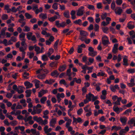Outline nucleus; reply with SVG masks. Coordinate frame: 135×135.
<instances>
[{
	"label": "nucleus",
	"mask_w": 135,
	"mask_h": 135,
	"mask_svg": "<svg viewBox=\"0 0 135 135\" xmlns=\"http://www.w3.org/2000/svg\"><path fill=\"white\" fill-rule=\"evenodd\" d=\"M33 119L35 120L41 125H45L47 124L48 122L47 120L45 119L44 120L41 117H38L37 116L33 117Z\"/></svg>",
	"instance_id": "f257e3e1"
},
{
	"label": "nucleus",
	"mask_w": 135,
	"mask_h": 135,
	"mask_svg": "<svg viewBox=\"0 0 135 135\" xmlns=\"http://www.w3.org/2000/svg\"><path fill=\"white\" fill-rule=\"evenodd\" d=\"M102 41L103 44L104 46H107L108 44H109L108 37L105 35L102 37Z\"/></svg>",
	"instance_id": "f03ea898"
},
{
	"label": "nucleus",
	"mask_w": 135,
	"mask_h": 135,
	"mask_svg": "<svg viewBox=\"0 0 135 135\" xmlns=\"http://www.w3.org/2000/svg\"><path fill=\"white\" fill-rule=\"evenodd\" d=\"M65 95L64 93H58L56 95V97L58 103H59L61 100V98H63L65 97Z\"/></svg>",
	"instance_id": "7ed1b4c3"
},
{
	"label": "nucleus",
	"mask_w": 135,
	"mask_h": 135,
	"mask_svg": "<svg viewBox=\"0 0 135 135\" xmlns=\"http://www.w3.org/2000/svg\"><path fill=\"white\" fill-rule=\"evenodd\" d=\"M73 122L74 123L77 124L78 123H82L83 122L82 119L80 117H78L77 118H76L74 117L73 118Z\"/></svg>",
	"instance_id": "20e7f679"
},
{
	"label": "nucleus",
	"mask_w": 135,
	"mask_h": 135,
	"mask_svg": "<svg viewBox=\"0 0 135 135\" xmlns=\"http://www.w3.org/2000/svg\"><path fill=\"white\" fill-rule=\"evenodd\" d=\"M113 109L114 112H115L118 114H119L120 112H122L123 110L122 108H119L118 107H116L115 105H114L113 107Z\"/></svg>",
	"instance_id": "39448f33"
},
{
	"label": "nucleus",
	"mask_w": 135,
	"mask_h": 135,
	"mask_svg": "<svg viewBox=\"0 0 135 135\" xmlns=\"http://www.w3.org/2000/svg\"><path fill=\"white\" fill-rule=\"evenodd\" d=\"M27 48V46H22L19 47L20 51L22 52L21 54L25 55L26 52L25 51Z\"/></svg>",
	"instance_id": "423d86ee"
},
{
	"label": "nucleus",
	"mask_w": 135,
	"mask_h": 135,
	"mask_svg": "<svg viewBox=\"0 0 135 135\" xmlns=\"http://www.w3.org/2000/svg\"><path fill=\"white\" fill-rule=\"evenodd\" d=\"M120 120L123 125L124 126L126 124L127 119L126 117H120Z\"/></svg>",
	"instance_id": "0eeeda50"
},
{
	"label": "nucleus",
	"mask_w": 135,
	"mask_h": 135,
	"mask_svg": "<svg viewBox=\"0 0 135 135\" xmlns=\"http://www.w3.org/2000/svg\"><path fill=\"white\" fill-rule=\"evenodd\" d=\"M122 11V9L120 7H117L115 9V12L116 14L120 15Z\"/></svg>",
	"instance_id": "6e6552de"
},
{
	"label": "nucleus",
	"mask_w": 135,
	"mask_h": 135,
	"mask_svg": "<svg viewBox=\"0 0 135 135\" xmlns=\"http://www.w3.org/2000/svg\"><path fill=\"white\" fill-rule=\"evenodd\" d=\"M45 73L46 74H47L49 73V71L47 69H39L36 71V73L37 74H39L40 73Z\"/></svg>",
	"instance_id": "1a4fd4ad"
},
{
	"label": "nucleus",
	"mask_w": 135,
	"mask_h": 135,
	"mask_svg": "<svg viewBox=\"0 0 135 135\" xmlns=\"http://www.w3.org/2000/svg\"><path fill=\"white\" fill-rule=\"evenodd\" d=\"M94 115L95 116H97L99 114H103V112L102 109L99 110L98 111L96 110H94Z\"/></svg>",
	"instance_id": "9d476101"
},
{
	"label": "nucleus",
	"mask_w": 135,
	"mask_h": 135,
	"mask_svg": "<svg viewBox=\"0 0 135 135\" xmlns=\"http://www.w3.org/2000/svg\"><path fill=\"white\" fill-rule=\"evenodd\" d=\"M93 85L96 88V90L98 91H99L100 90V86L101 85L100 83H98L96 84L95 83H93Z\"/></svg>",
	"instance_id": "9b49d317"
},
{
	"label": "nucleus",
	"mask_w": 135,
	"mask_h": 135,
	"mask_svg": "<svg viewBox=\"0 0 135 135\" xmlns=\"http://www.w3.org/2000/svg\"><path fill=\"white\" fill-rule=\"evenodd\" d=\"M26 34L24 32H22L19 35V38L21 41L26 40L25 38Z\"/></svg>",
	"instance_id": "f8f14e48"
},
{
	"label": "nucleus",
	"mask_w": 135,
	"mask_h": 135,
	"mask_svg": "<svg viewBox=\"0 0 135 135\" xmlns=\"http://www.w3.org/2000/svg\"><path fill=\"white\" fill-rule=\"evenodd\" d=\"M47 92V90H42L40 91L38 93V97H41L44 94Z\"/></svg>",
	"instance_id": "ddd939ff"
},
{
	"label": "nucleus",
	"mask_w": 135,
	"mask_h": 135,
	"mask_svg": "<svg viewBox=\"0 0 135 135\" xmlns=\"http://www.w3.org/2000/svg\"><path fill=\"white\" fill-rule=\"evenodd\" d=\"M24 84L27 89L30 88L33 86V84L32 83H31L30 82L28 81L25 82L24 83Z\"/></svg>",
	"instance_id": "4468645a"
},
{
	"label": "nucleus",
	"mask_w": 135,
	"mask_h": 135,
	"mask_svg": "<svg viewBox=\"0 0 135 135\" xmlns=\"http://www.w3.org/2000/svg\"><path fill=\"white\" fill-rule=\"evenodd\" d=\"M80 34L81 36L85 37L88 36L89 35L88 33L87 32L83 30L80 31Z\"/></svg>",
	"instance_id": "2eb2a0df"
},
{
	"label": "nucleus",
	"mask_w": 135,
	"mask_h": 135,
	"mask_svg": "<svg viewBox=\"0 0 135 135\" xmlns=\"http://www.w3.org/2000/svg\"><path fill=\"white\" fill-rule=\"evenodd\" d=\"M56 123V120L55 119H52L50 122V126L51 127H54Z\"/></svg>",
	"instance_id": "dca6fc26"
},
{
	"label": "nucleus",
	"mask_w": 135,
	"mask_h": 135,
	"mask_svg": "<svg viewBox=\"0 0 135 135\" xmlns=\"http://www.w3.org/2000/svg\"><path fill=\"white\" fill-rule=\"evenodd\" d=\"M66 65L65 64H64L60 66L58 70L60 72H62L66 69Z\"/></svg>",
	"instance_id": "f3484780"
},
{
	"label": "nucleus",
	"mask_w": 135,
	"mask_h": 135,
	"mask_svg": "<svg viewBox=\"0 0 135 135\" xmlns=\"http://www.w3.org/2000/svg\"><path fill=\"white\" fill-rule=\"evenodd\" d=\"M128 123L130 126L132 124H134V126H135V119L134 118L128 120Z\"/></svg>",
	"instance_id": "a211bd4d"
},
{
	"label": "nucleus",
	"mask_w": 135,
	"mask_h": 135,
	"mask_svg": "<svg viewBox=\"0 0 135 135\" xmlns=\"http://www.w3.org/2000/svg\"><path fill=\"white\" fill-rule=\"evenodd\" d=\"M58 18V17L56 15L54 16L53 17L48 18V20L51 22H53L56 19Z\"/></svg>",
	"instance_id": "6ab92c4d"
},
{
	"label": "nucleus",
	"mask_w": 135,
	"mask_h": 135,
	"mask_svg": "<svg viewBox=\"0 0 135 135\" xmlns=\"http://www.w3.org/2000/svg\"><path fill=\"white\" fill-rule=\"evenodd\" d=\"M55 82V80L54 79H50L49 80H46L45 82V83L46 84L51 85L52 84Z\"/></svg>",
	"instance_id": "aec40b11"
},
{
	"label": "nucleus",
	"mask_w": 135,
	"mask_h": 135,
	"mask_svg": "<svg viewBox=\"0 0 135 135\" xmlns=\"http://www.w3.org/2000/svg\"><path fill=\"white\" fill-rule=\"evenodd\" d=\"M84 11V10L79 9L76 13L77 15L79 16H80L82 15L83 14Z\"/></svg>",
	"instance_id": "412c9836"
},
{
	"label": "nucleus",
	"mask_w": 135,
	"mask_h": 135,
	"mask_svg": "<svg viewBox=\"0 0 135 135\" xmlns=\"http://www.w3.org/2000/svg\"><path fill=\"white\" fill-rule=\"evenodd\" d=\"M75 14L76 12L75 11L73 10L71 11L70 14L71 16V18L72 19L74 20L76 18V17L75 15Z\"/></svg>",
	"instance_id": "4be33fe9"
},
{
	"label": "nucleus",
	"mask_w": 135,
	"mask_h": 135,
	"mask_svg": "<svg viewBox=\"0 0 135 135\" xmlns=\"http://www.w3.org/2000/svg\"><path fill=\"white\" fill-rule=\"evenodd\" d=\"M93 96V94L91 93H89L88 94H86V97L89 101H90L92 99Z\"/></svg>",
	"instance_id": "5701e85b"
},
{
	"label": "nucleus",
	"mask_w": 135,
	"mask_h": 135,
	"mask_svg": "<svg viewBox=\"0 0 135 135\" xmlns=\"http://www.w3.org/2000/svg\"><path fill=\"white\" fill-rule=\"evenodd\" d=\"M39 17L42 19H46L47 18V15L45 13H41L39 15Z\"/></svg>",
	"instance_id": "b1692460"
},
{
	"label": "nucleus",
	"mask_w": 135,
	"mask_h": 135,
	"mask_svg": "<svg viewBox=\"0 0 135 135\" xmlns=\"http://www.w3.org/2000/svg\"><path fill=\"white\" fill-rule=\"evenodd\" d=\"M100 72H99L98 73L97 75L98 76H104L105 75V76H107V75L105 73L101 70H100Z\"/></svg>",
	"instance_id": "393cba45"
},
{
	"label": "nucleus",
	"mask_w": 135,
	"mask_h": 135,
	"mask_svg": "<svg viewBox=\"0 0 135 135\" xmlns=\"http://www.w3.org/2000/svg\"><path fill=\"white\" fill-rule=\"evenodd\" d=\"M122 100L121 97H119L117 99V100L115 102H114L113 103L115 105H120V102Z\"/></svg>",
	"instance_id": "a878e982"
},
{
	"label": "nucleus",
	"mask_w": 135,
	"mask_h": 135,
	"mask_svg": "<svg viewBox=\"0 0 135 135\" xmlns=\"http://www.w3.org/2000/svg\"><path fill=\"white\" fill-rule=\"evenodd\" d=\"M41 34L44 35H45L46 37H48L50 36V34L49 33H47L45 30H43L41 32Z\"/></svg>",
	"instance_id": "bb28decb"
},
{
	"label": "nucleus",
	"mask_w": 135,
	"mask_h": 135,
	"mask_svg": "<svg viewBox=\"0 0 135 135\" xmlns=\"http://www.w3.org/2000/svg\"><path fill=\"white\" fill-rule=\"evenodd\" d=\"M127 27L130 29H132L134 28V26L132 22H130L128 23Z\"/></svg>",
	"instance_id": "cd10ccee"
},
{
	"label": "nucleus",
	"mask_w": 135,
	"mask_h": 135,
	"mask_svg": "<svg viewBox=\"0 0 135 135\" xmlns=\"http://www.w3.org/2000/svg\"><path fill=\"white\" fill-rule=\"evenodd\" d=\"M64 16L66 18H69L70 17V13L68 11H66L63 13Z\"/></svg>",
	"instance_id": "c85d7f7f"
},
{
	"label": "nucleus",
	"mask_w": 135,
	"mask_h": 135,
	"mask_svg": "<svg viewBox=\"0 0 135 135\" xmlns=\"http://www.w3.org/2000/svg\"><path fill=\"white\" fill-rule=\"evenodd\" d=\"M22 57H21L20 56H18L16 58V60L18 61H20L23 60L24 58L25 55H22Z\"/></svg>",
	"instance_id": "c756f323"
},
{
	"label": "nucleus",
	"mask_w": 135,
	"mask_h": 135,
	"mask_svg": "<svg viewBox=\"0 0 135 135\" xmlns=\"http://www.w3.org/2000/svg\"><path fill=\"white\" fill-rule=\"evenodd\" d=\"M5 129V128L3 126L0 127V132H1V135H5V133L4 131Z\"/></svg>",
	"instance_id": "7c9ffc66"
},
{
	"label": "nucleus",
	"mask_w": 135,
	"mask_h": 135,
	"mask_svg": "<svg viewBox=\"0 0 135 135\" xmlns=\"http://www.w3.org/2000/svg\"><path fill=\"white\" fill-rule=\"evenodd\" d=\"M46 76L45 74H40L37 75V77L38 79H44Z\"/></svg>",
	"instance_id": "2f4dec72"
},
{
	"label": "nucleus",
	"mask_w": 135,
	"mask_h": 135,
	"mask_svg": "<svg viewBox=\"0 0 135 135\" xmlns=\"http://www.w3.org/2000/svg\"><path fill=\"white\" fill-rule=\"evenodd\" d=\"M42 60L44 61H46L48 60V58L46 54H44L41 56Z\"/></svg>",
	"instance_id": "473e14b6"
},
{
	"label": "nucleus",
	"mask_w": 135,
	"mask_h": 135,
	"mask_svg": "<svg viewBox=\"0 0 135 135\" xmlns=\"http://www.w3.org/2000/svg\"><path fill=\"white\" fill-rule=\"evenodd\" d=\"M73 22L76 25H82V21L80 19L75 20Z\"/></svg>",
	"instance_id": "72a5a7b5"
},
{
	"label": "nucleus",
	"mask_w": 135,
	"mask_h": 135,
	"mask_svg": "<svg viewBox=\"0 0 135 135\" xmlns=\"http://www.w3.org/2000/svg\"><path fill=\"white\" fill-rule=\"evenodd\" d=\"M121 128V127L119 126H114L112 127L111 130L113 131L114 130L115 131H117L120 129Z\"/></svg>",
	"instance_id": "f704fd0d"
},
{
	"label": "nucleus",
	"mask_w": 135,
	"mask_h": 135,
	"mask_svg": "<svg viewBox=\"0 0 135 135\" xmlns=\"http://www.w3.org/2000/svg\"><path fill=\"white\" fill-rule=\"evenodd\" d=\"M97 52L96 51H95L94 50L92 51V52H89L88 54L90 56L94 57L97 55Z\"/></svg>",
	"instance_id": "c9c22d12"
},
{
	"label": "nucleus",
	"mask_w": 135,
	"mask_h": 135,
	"mask_svg": "<svg viewBox=\"0 0 135 135\" xmlns=\"http://www.w3.org/2000/svg\"><path fill=\"white\" fill-rule=\"evenodd\" d=\"M33 82L35 83V85L36 88H38L39 87V83L40 82V81L37 79H35L33 81Z\"/></svg>",
	"instance_id": "e433bc0d"
},
{
	"label": "nucleus",
	"mask_w": 135,
	"mask_h": 135,
	"mask_svg": "<svg viewBox=\"0 0 135 135\" xmlns=\"http://www.w3.org/2000/svg\"><path fill=\"white\" fill-rule=\"evenodd\" d=\"M35 50L37 54L40 53V48L38 46H37L36 45H34Z\"/></svg>",
	"instance_id": "4c0bfd02"
},
{
	"label": "nucleus",
	"mask_w": 135,
	"mask_h": 135,
	"mask_svg": "<svg viewBox=\"0 0 135 135\" xmlns=\"http://www.w3.org/2000/svg\"><path fill=\"white\" fill-rule=\"evenodd\" d=\"M31 90H26L25 93L26 94V97H30L31 93Z\"/></svg>",
	"instance_id": "58836bf2"
},
{
	"label": "nucleus",
	"mask_w": 135,
	"mask_h": 135,
	"mask_svg": "<svg viewBox=\"0 0 135 135\" xmlns=\"http://www.w3.org/2000/svg\"><path fill=\"white\" fill-rule=\"evenodd\" d=\"M128 59L127 58H123V65L124 66H127L128 65Z\"/></svg>",
	"instance_id": "ea45409f"
},
{
	"label": "nucleus",
	"mask_w": 135,
	"mask_h": 135,
	"mask_svg": "<svg viewBox=\"0 0 135 135\" xmlns=\"http://www.w3.org/2000/svg\"><path fill=\"white\" fill-rule=\"evenodd\" d=\"M32 36V33L31 32H28L26 34L27 37L29 40H31V38Z\"/></svg>",
	"instance_id": "a19ab883"
},
{
	"label": "nucleus",
	"mask_w": 135,
	"mask_h": 135,
	"mask_svg": "<svg viewBox=\"0 0 135 135\" xmlns=\"http://www.w3.org/2000/svg\"><path fill=\"white\" fill-rule=\"evenodd\" d=\"M108 28L107 27H105L102 28V30L103 32L106 33H108Z\"/></svg>",
	"instance_id": "79ce46f5"
},
{
	"label": "nucleus",
	"mask_w": 135,
	"mask_h": 135,
	"mask_svg": "<svg viewBox=\"0 0 135 135\" xmlns=\"http://www.w3.org/2000/svg\"><path fill=\"white\" fill-rule=\"evenodd\" d=\"M9 6L8 4L5 5L4 6V9L7 11L8 13L10 12L11 11V9L9 8Z\"/></svg>",
	"instance_id": "37998d69"
},
{
	"label": "nucleus",
	"mask_w": 135,
	"mask_h": 135,
	"mask_svg": "<svg viewBox=\"0 0 135 135\" xmlns=\"http://www.w3.org/2000/svg\"><path fill=\"white\" fill-rule=\"evenodd\" d=\"M0 34L2 38L4 37L5 35V30L2 29L0 31Z\"/></svg>",
	"instance_id": "c03bdc74"
},
{
	"label": "nucleus",
	"mask_w": 135,
	"mask_h": 135,
	"mask_svg": "<svg viewBox=\"0 0 135 135\" xmlns=\"http://www.w3.org/2000/svg\"><path fill=\"white\" fill-rule=\"evenodd\" d=\"M54 52V50L53 49L50 48L49 50V51L47 53V54L49 56H50Z\"/></svg>",
	"instance_id": "a18cd8bd"
},
{
	"label": "nucleus",
	"mask_w": 135,
	"mask_h": 135,
	"mask_svg": "<svg viewBox=\"0 0 135 135\" xmlns=\"http://www.w3.org/2000/svg\"><path fill=\"white\" fill-rule=\"evenodd\" d=\"M25 16L26 18L30 19L33 17L32 16L28 13H25Z\"/></svg>",
	"instance_id": "49530a36"
},
{
	"label": "nucleus",
	"mask_w": 135,
	"mask_h": 135,
	"mask_svg": "<svg viewBox=\"0 0 135 135\" xmlns=\"http://www.w3.org/2000/svg\"><path fill=\"white\" fill-rule=\"evenodd\" d=\"M51 76H55L56 75H58V74L57 71L56 70H55L51 73Z\"/></svg>",
	"instance_id": "de8ad7c7"
},
{
	"label": "nucleus",
	"mask_w": 135,
	"mask_h": 135,
	"mask_svg": "<svg viewBox=\"0 0 135 135\" xmlns=\"http://www.w3.org/2000/svg\"><path fill=\"white\" fill-rule=\"evenodd\" d=\"M107 14L106 13H104L102 14L101 16V17L102 20H104L107 17Z\"/></svg>",
	"instance_id": "09e8293b"
},
{
	"label": "nucleus",
	"mask_w": 135,
	"mask_h": 135,
	"mask_svg": "<svg viewBox=\"0 0 135 135\" xmlns=\"http://www.w3.org/2000/svg\"><path fill=\"white\" fill-rule=\"evenodd\" d=\"M89 105H88L85 107L84 108V110L85 112H88L90 111L91 110V109L90 108H88Z\"/></svg>",
	"instance_id": "8fccbe9b"
},
{
	"label": "nucleus",
	"mask_w": 135,
	"mask_h": 135,
	"mask_svg": "<svg viewBox=\"0 0 135 135\" xmlns=\"http://www.w3.org/2000/svg\"><path fill=\"white\" fill-rule=\"evenodd\" d=\"M32 117L31 116H29V117L27 118H24V120L25 122H27L29 121L30 120H32Z\"/></svg>",
	"instance_id": "3c124183"
},
{
	"label": "nucleus",
	"mask_w": 135,
	"mask_h": 135,
	"mask_svg": "<svg viewBox=\"0 0 135 135\" xmlns=\"http://www.w3.org/2000/svg\"><path fill=\"white\" fill-rule=\"evenodd\" d=\"M29 75V74L26 72H25L23 74V76L25 79H27L28 78V76Z\"/></svg>",
	"instance_id": "603ef678"
},
{
	"label": "nucleus",
	"mask_w": 135,
	"mask_h": 135,
	"mask_svg": "<svg viewBox=\"0 0 135 135\" xmlns=\"http://www.w3.org/2000/svg\"><path fill=\"white\" fill-rule=\"evenodd\" d=\"M35 110L36 112V114H39L41 112L42 109L41 108H35Z\"/></svg>",
	"instance_id": "864d4df0"
},
{
	"label": "nucleus",
	"mask_w": 135,
	"mask_h": 135,
	"mask_svg": "<svg viewBox=\"0 0 135 135\" xmlns=\"http://www.w3.org/2000/svg\"><path fill=\"white\" fill-rule=\"evenodd\" d=\"M17 122L16 120H13L11 121L10 123V124L12 126H15L17 125Z\"/></svg>",
	"instance_id": "5fc2aeb1"
},
{
	"label": "nucleus",
	"mask_w": 135,
	"mask_h": 135,
	"mask_svg": "<svg viewBox=\"0 0 135 135\" xmlns=\"http://www.w3.org/2000/svg\"><path fill=\"white\" fill-rule=\"evenodd\" d=\"M87 7L89 9L94 10L95 9L93 5L88 4L87 6Z\"/></svg>",
	"instance_id": "6e6d98bb"
},
{
	"label": "nucleus",
	"mask_w": 135,
	"mask_h": 135,
	"mask_svg": "<svg viewBox=\"0 0 135 135\" xmlns=\"http://www.w3.org/2000/svg\"><path fill=\"white\" fill-rule=\"evenodd\" d=\"M71 119L69 120L68 121H67L65 124L66 127H68L70 126V125L71 123Z\"/></svg>",
	"instance_id": "4d7b16f0"
},
{
	"label": "nucleus",
	"mask_w": 135,
	"mask_h": 135,
	"mask_svg": "<svg viewBox=\"0 0 135 135\" xmlns=\"http://www.w3.org/2000/svg\"><path fill=\"white\" fill-rule=\"evenodd\" d=\"M47 98L44 97H42L40 99L41 102L42 104H44L45 101L46 100Z\"/></svg>",
	"instance_id": "13d9d810"
},
{
	"label": "nucleus",
	"mask_w": 135,
	"mask_h": 135,
	"mask_svg": "<svg viewBox=\"0 0 135 135\" xmlns=\"http://www.w3.org/2000/svg\"><path fill=\"white\" fill-rule=\"evenodd\" d=\"M59 41V40H58L56 41V42H55V43L54 44V49L55 50H56L57 49V45H58V44Z\"/></svg>",
	"instance_id": "bf43d9fd"
},
{
	"label": "nucleus",
	"mask_w": 135,
	"mask_h": 135,
	"mask_svg": "<svg viewBox=\"0 0 135 135\" xmlns=\"http://www.w3.org/2000/svg\"><path fill=\"white\" fill-rule=\"evenodd\" d=\"M43 10L42 8V7H40L39 9L38 8L35 11V13L36 14H37L40 12H41Z\"/></svg>",
	"instance_id": "052dcab7"
},
{
	"label": "nucleus",
	"mask_w": 135,
	"mask_h": 135,
	"mask_svg": "<svg viewBox=\"0 0 135 135\" xmlns=\"http://www.w3.org/2000/svg\"><path fill=\"white\" fill-rule=\"evenodd\" d=\"M82 60L83 62H85L86 64H88L89 65H90L88 62H86L87 60V57L86 56H83L82 58Z\"/></svg>",
	"instance_id": "680f3d73"
},
{
	"label": "nucleus",
	"mask_w": 135,
	"mask_h": 135,
	"mask_svg": "<svg viewBox=\"0 0 135 135\" xmlns=\"http://www.w3.org/2000/svg\"><path fill=\"white\" fill-rule=\"evenodd\" d=\"M31 40L33 41L34 43H36L37 41L36 37L34 35H33L32 36Z\"/></svg>",
	"instance_id": "e2e57ef3"
},
{
	"label": "nucleus",
	"mask_w": 135,
	"mask_h": 135,
	"mask_svg": "<svg viewBox=\"0 0 135 135\" xmlns=\"http://www.w3.org/2000/svg\"><path fill=\"white\" fill-rule=\"evenodd\" d=\"M115 6V4L114 2H112L111 5V8L113 10H114Z\"/></svg>",
	"instance_id": "0e129e2a"
},
{
	"label": "nucleus",
	"mask_w": 135,
	"mask_h": 135,
	"mask_svg": "<svg viewBox=\"0 0 135 135\" xmlns=\"http://www.w3.org/2000/svg\"><path fill=\"white\" fill-rule=\"evenodd\" d=\"M99 26L97 24H95L94 25V30L95 31H98L99 30Z\"/></svg>",
	"instance_id": "69168bd1"
},
{
	"label": "nucleus",
	"mask_w": 135,
	"mask_h": 135,
	"mask_svg": "<svg viewBox=\"0 0 135 135\" xmlns=\"http://www.w3.org/2000/svg\"><path fill=\"white\" fill-rule=\"evenodd\" d=\"M8 17V16L7 15L4 14L2 15V20H4L7 19Z\"/></svg>",
	"instance_id": "338daca9"
},
{
	"label": "nucleus",
	"mask_w": 135,
	"mask_h": 135,
	"mask_svg": "<svg viewBox=\"0 0 135 135\" xmlns=\"http://www.w3.org/2000/svg\"><path fill=\"white\" fill-rule=\"evenodd\" d=\"M83 110L82 108H80L77 111V114L79 115H80L83 112Z\"/></svg>",
	"instance_id": "774afa93"
}]
</instances>
